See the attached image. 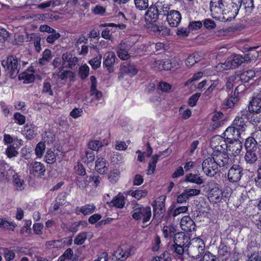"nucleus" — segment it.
I'll return each mask as SVG.
<instances>
[{"mask_svg": "<svg viewBox=\"0 0 261 261\" xmlns=\"http://www.w3.org/2000/svg\"><path fill=\"white\" fill-rule=\"evenodd\" d=\"M241 6V0H212L210 11L216 19L230 20L236 17Z\"/></svg>", "mask_w": 261, "mask_h": 261, "instance_id": "obj_1", "label": "nucleus"}, {"mask_svg": "<svg viewBox=\"0 0 261 261\" xmlns=\"http://www.w3.org/2000/svg\"><path fill=\"white\" fill-rule=\"evenodd\" d=\"M187 251L190 256L197 259L204 253L205 244L200 238L193 239L189 242Z\"/></svg>", "mask_w": 261, "mask_h": 261, "instance_id": "obj_2", "label": "nucleus"}, {"mask_svg": "<svg viewBox=\"0 0 261 261\" xmlns=\"http://www.w3.org/2000/svg\"><path fill=\"white\" fill-rule=\"evenodd\" d=\"M2 65L8 71L11 79H14L17 75L20 68L18 59L13 56H9L6 60H3Z\"/></svg>", "mask_w": 261, "mask_h": 261, "instance_id": "obj_3", "label": "nucleus"}, {"mask_svg": "<svg viewBox=\"0 0 261 261\" xmlns=\"http://www.w3.org/2000/svg\"><path fill=\"white\" fill-rule=\"evenodd\" d=\"M133 209L132 217L134 219L136 220L142 219L143 223L149 221L151 216L150 207H143L139 204H136L134 206Z\"/></svg>", "mask_w": 261, "mask_h": 261, "instance_id": "obj_4", "label": "nucleus"}, {"mask_svg": "<svg viewBox=\"0 0 261 261\" xmlns=\"http://www.w3.org/2000/svg\"><path fill=\"white\" fill-rule=\"evenodd\" d=\"M248 111L244 110L239 113L233 120L232 125L237 128L242 133L244 132L248 123Z\"/></svg>", "mask_w": 261, "mask_h": 261, "instance_id": "obj_5", "label": "nucleus"}, {"mask_svg": "<svg viewBox=\"0 0 261 261\" xmlns=\"http://www.w3.org/2000/svg\"><path fill=\"white\" fill-rule=\"evenodd\" d=\"M212 159L218 167H224L230 165L232 163L231 159L229 158L225 152L221 150H214L212 153Z\"/></svg>", "mask_w": 261, "mask_h": 261, "instance_id": "obj_6", "label": "nucleus"}, {"mask_svg": "<svg viewBox=\"0 0 261 261\" xmlns=\"http://www.w3.org/2000/svg\"><path fill=\"white\" fill-rule=\"evenodd\" d=\"M202 168L204 173L208 176H214L219 171V167L212 158H208L202 162Z\"/></svg>", "mask_w": 261, "mask_h": 261, "instance_id": "obj_7", "label": "nucleus"}, {"mask_svg": "<svg viewBox=\"0 0 261 261\" xmlns=\"http://www.w3.org/2000/svg\"><path fill=\"white\" fill-rule=\"evenodd\" d=\"M63 67L72 69L79 65V59L70 53H65L62 56Z\"/></svg>", "mask_w": 261, "mask_h": 261, "instance_id": "obj_8", "label": "nucleus"}, {"mask_svg": "<svg viewBox=\"0 0 261 261\" xmlns=\"http://www.w3.org/2000/svg\"><path fill=\"white\" fill-rule=\"evenodd\" d=\"M135 248L134 247L121 246L119 247L114 252V256L120 261L125 260L129 256L135 253Z\"/></svg>", "mask_w": 261, "mask_h": 261, "instance_id": "obj_9", "label": "nucleus"}, {"mask_svg": "<svg viewBox=\"0 0 261 261\" xmlns=\"http://www.w3.org/2000/svg\"><path fill=\"white\" fill-rule=\"evenodd\" d=\"M211 145L215 147V150L219 149V150L225 152L227 149L228 142L224 137L217 136L212 138Z\"/></svg>", "mask_w": 261, "mask_h": 261, "instance_id": "obj_10", "label": "nucleus"}, {"mask_svg": "<svg viewBox=\"0 0 261 261\" xmlns=\"http://www.w3.org/2000/svg\"><path fill=\"white\" fill-rule=\"evenodd\" d=\"M242 168L238 165H233L228 172V179L232 182L239 181L242 175Z\"/></svg>", "mask_w": 261, "mask_h": 261, "instance_id": "obj_11", "label": "nucleus"}, {"mask_svg": "<svg viewBox=\"0 0 261 261\" xmlns=\"http://www.w3.org/2000/svg\"><path fill=\"white\" fill-rule=\"evenodd\" d=\"M180 13L176 10L170 11L167 14V20L171 27H177L180 22Z\"/></svg>", "mask_w": 261, "mask_h": 261, "instance_id": "obj_12", "label": "nucleus"}, {"mask_svg": "<svg viewBox=\"0 0 261 261\" xmlns=\"http://www.w3.org/2000/svg\"><path fill=\"white\" fill-rule=\"evenodd\" d=\"M228 145L227 151L232 156L238 155L242 149V143L238 140L227 141Z\"/></svg>", "mask_w": 261, "mask_h": 261, "instance_id": "obj_13", "label": "nucleus"}, {"mask_svg": "<svg viewBox=\"0 0 261 261\" xmlns=\"http://www.w3.org/2000/svg\"><path fill=\"white\" fill-rule=\"evenodd\" d=\"M242 134V133L233 125L228 127L223 133L227 141L238 140V138H241Z\"/></svg>", "mask_w": 261, "mask_h": 261, "instance_id": "obj_14", "label": "nucleus"}, {"mask_svg": "<svg viewBox=\"0 0 261 261\" xmlns=\"http://www.w3.org/2000/svg\"><path fill=\"white\" fill-rule=\"evenodd\" d=\"M159 14L154 5L150 6L145 15V20L147 24L155 22L158 19Z\"/></svg>", "mask_w": 261, "mask_h": 261, "instance_id": "obj_15", "label": "nucleus"}, {"mask_svg": "<svg viewBox=\"0 0 261 261\" xmlns=\"http://www.w3.org/2000/svg\"><path fill=\"white\" fill-rule=\"evenodd\" d=\"M180 225L182 230L186 232H191L195 230V224L192 219L188 216L182 217Z\"/></svg>", "mask_w": 261, "mask_h": 261, "instance_id": "obj_16", "label": "nucleus"}, {"mask_svg": "<svg viewBox=\"0 0 261 261\" xmlns=\"http://www.w3.org/2000/svg\"><path fill=\"white\" fill-rule=\"evenodd\" d=\"M223 197L222 190L218 187H215L210 190L208 194V198L210 201L214 203L220 202Z\"/></svg>", "mask_w": 261, "mask_h": 261, "instance_id": "obj_17", "label": "nucleus"}, {"mask_svg": "<svg viewBox=\"0 0 261 261\" xmlns=\"http://www.w3.org/2000/svg\"><path fill=\"white\" fill-rule=\"evenodd\" d=\"M66 68L61 66L59 68L57 69L54 73L61 80H66L69 77L71 80H72L74 77V73L70 70H64Z\"/></svg>", "mask_w": 261, "mask_h": 261, "instance_id": "obj_18", "label": "nucleus"}, {"mask_svg": "<svg viewBox=\"0 0 261 261\" xmlns=\"http://www.w3.org/2000/svg\"><path fill=\"white\" fill-rule=\"evenodd\" d=\"M248 57L245 56L243 58L242 56L235 55L227 60L228 68H235L241 65L243 62L247 61Z\"/></svg>", "mask_w": 261, "mask_h": 261, "instance_id": "obj_19", "label": "nucleus"}, {"mask_svg": "<svg viewBox=\"0 0 261 261\" xmlns=\"http://www.w3.org/2000/svg\"><path fill=\"white\" fill-rule=\"evenodd\" d=\"M189 240V238L184 233L178 232L174 235L172 244L186 247V244L188 242Z\"/></svg>", "mask_w": 261, "mask_h": 261, "instance_id": "obj_20", "label": "nucleus"}, {"mask_svg": "<svg viewBox=\"0 0 261 261\" xmlns=\"http://www.w3.org/2000/svg\"><path fill=\"white\" fill-rule=\"evenodd\" d=\"M248 109L250 112L256 113L261 111V97L259 94L253 98L250 102Z\"/></svg>", "mask_w": 261, "mask_h": 261, "instance_id": "obj_21", "label": "nucleus"}, {"mask_svg": "<svg viewBox=\"0 0 261 261\" xmlns=\"http://www.w3.org/2000/svg\"><path fill=\"white\" fill-rule=\"evenodd\" d=\"M120 70L122 73L128 74L130 76H134L138 71L135 65L127 63H123L121 66Z\"/></svg>", "mask_w": 261, "mask_h": 261, "instance_id": "obj_22", "label": "nucleus"}, {"mask_svg": "<svg viewBox=\"0 0 261 261\" xmlns=\"http://www.w3.org/2000/svg\"><path fill=\"white\" fill-rule=\"evenodd\" d=\"M109 163L103 158H98L95 162V169L100 174H104L108 171Z\"/></svg>", "mask_w": 261, "mask_h": 261, "instance_id": "obj_23", "label": "nucleus"}, {"mask_svg": "<svg viewBox=\"0 0 261 261\" xmlns=\"http://www.w3.org/2000/svg\"><path fill=\"white\" fill-rule=\"evenodd\" d=\"M45 168L40 162H35L30 165V173L34 175L43 174Z\"/></svg>", "mask_w": 261, "mask_h": 261, "instance_id": "obj_24", "label": "nucleus"}, {"mask_svg": "<svg viewBox=\"0 0 261 261\" xmlns=\"http://www.w3.org/2000/svg\"><path fill=\"white\" fill-rule=\"evenodd\" d=\"M116 56L113 51L108 53L107 56L103 61L104 66L107 68L110 72L113 71V67L115 62Z\"/></svg>", "mask_w": 261, "mask_h": 261, "instance_id": "obj_25", "label": "nucleus"}, {"mask_svg": "<svg viewBox=\"0 0 261 261\" xmlns=\"http://www.w3.org/2000/svg\"><path fill=\"white\" fill-rule=\"evenodd\" d=\"M185 247L178 245L171 244L169 246V250L176 257L182 259Z\"/></svg>", "mask_w": 261, "mask_h": 261, "instance_id": "obj_26", "label": "nucleus"}, {"mask_svg": "<svg viewBox=\"0 0 261 261\" xmlns=\"http://www.w3.org/2000/svg\"><path fill=\"white\" fill-rule=\"evenodd\" d=\"M255 75V73L254 71L252 70H247L243 72L241 74L237 75L235 76V79L237 80L238 79L241 80L242 82L247 83L249 82V81L253 79Z\"/></svg>", "mask_w": 261, "mask_h": 261, "instance_id": "obj_27", "label": "nucleus"}, {"mask_svg": "<svg viewBox=\"0 0 261 261\" xmlns=\"http://www.w3.org/2000/svg\"><path fill=\"white\" fill-rule=\"evenodd\" d=\"M185 181L186 182L194 183L197 185H201L204 182L202 177L199 174L189 173L185 176Z\"/></svg>", "mask_w": 261, "mask_h": 261, "instance_id": "obj_28", "label": "nucleus"}, {"mask_svg": "<svg viewBox=\"0 0 261 261\" xmlns=\"http://www.w3.org/2000/svg\"><path fill=\"white\" fill-rule=\"evenodd\" d=\"M221 88V84L219 80L217 79L213 81V83L203 93V95L205 98H210V95L215 89H220Z\"/></svg>", "mask_w": 261, "mask_h": 261, "instance_id": "obj_29", "label": "nucleus"}, {"mask_svg": "<svg viewBox=\"0 0 261 261\" xmlns=\"http://www.w3.org/2000/svg\"><path fill=\"white\" fill-rule=\"evenodd\" d=\"M246 151H256L258 148L257 142L253 137H248L245 142Z\"/></svg>", "mask_w": 261, "mask_h": 261, "instance_id": "obj_30", "label": "nucleus"}, {"mask_svg": "<svg viewBox=\"0 0 261 261\" xmlns=\"http://www.w3.org/2000/svg\"><path fill=\"white\" fill-rule=\"evenodd\" d=\"M244 158L247 164L253 165L258 159L256 151H246Z\"/></svg>", "mask_w": 261, "mask_h": 261, "instance_id": "obj_31", "label": "nucleus"}, {"mask_svg": "<svg viewBox=\"0 0 261 261\" xmlns=\"http://www.w3.org/2000/svg\"><path fill=\"white\" fill-rule=\"evenodd\" d=\"M169 63L167 60H155L152 64V68L155 70H169Z\"/></svg>", "mask_w": 261, "mask_h": 261, "instance_id": "obj_32", "label": "nucleus"}, {"mask_svg": "<svg viewBox=\"0 0 261 261\" xmlns=\"http://www.w3.org/2000/svg\"><path fill=\"white\" fill-rule=\"evenodd\" d=\"M156 9L158 11L159 15H166V13H168L169 10V6L168 4L162 1L157 2L154 5Z\"/></svg>", "mask_w": 261, "mask_h": 261, "instance_id": "obj_33", "label": "nucleus"}, {"mask_svg": "<svg viewBox=\"0 0 261 261\" xmlns=\"http://www.w3.org/2000/svg\"><path fill=\"white\" fill-rule=\"evenodd\" d=\"M111 203L118 208H122L125 204L124 197L119 193L111 201Z\"/></svg>", "mask_w": 261, "mask_h": 261, "instance_id": "obj_34", "label": "nucleus"}, {"mask_svg": "<svg viewBox=\"0 0 261 261\" xmlns=\"http://www.w3.org/2000/svg\"><path fill=\"white\" fill-rule=\"evenodd\" d=\"M52 58L50 50L46 49L42 53V57L39 60V63L41 65H46Z\"/></svg>", "mask_w": 261, "mask_h": 261, "instance_id": "obj_35", "label": "nucleus"}, {"mask_svg": "<svg viewBox=\"0 0 261 261\" xmlns=\"http://www.w3.org/2000/svg\"><path fill=\"white\" fill-rule=\"evenodd\" d=\"M176 231V228L173 225L165 226L163 229V236L165 238L174 237Z\"/></svg>", "mask_w": 261, "mask_h": 261, "instance_id": "obj_36", "label": "nucleus"}, {"mask_svg": "<svg viewBox=\"0 0 261 261\" xmlns=\"http://www.w3.org/2000/svg\"><path fill=\"white\" fill-rule=\"evenodd\" d=\"M13 184L17 190L21 191L24 188L23 180L17 174L13 175Z\"/></svg>", "mask_w": 261, "mask_h": 261, "instance_id": "obj_37", "label": "nucleus"}, {"mask_svg": "<svg viewBox=\"0 0 261 261\" xmlns=\"http://www.w3.org/2000/svg\"><path fill=\"white\" fill-rule=\"evenodd\" d=\"M164 200L165 198L163 199V200H162V199L160 198L159 200H156L154 202V203L152 205L153 211L154 213H163V211L165 207V204L164 202Z\"/></svg>", "mask_w": 261, "mask_h": 261, "instance_id": "obj_38", "label": "nucleus"}, {"mask_svg": "<svg viewBox=\"0 0 261 261\" xmlns=\"http://www.w3.org/2000/svg\"><path fill=\"white\" fill-rule=\"evenodd\" d=\"M128 194L136 199L139 200L142 197H145L147 195V192L145 190H137L129 191L128 192Z\"/></svg>", "mask_w": 261, "mask_h": 261, "instance_id": "obj_39", "label": "nucleus"}, {"mask_svg": "<svg viewBox=\"0 0 261 261\" xmlns=\"http://www.w3.org/2000/svg\"><path fill=\"white\" fill-rule=\"evenodd\" d=\"M95 210V206L93 204H88L81 206L80 208V212L84 215H87L93 213Z\"/></svg>", "mask_w": 261, "mask_h": 261, "instance_id": "obj_40", "label": "nucleus"}, {"mask_svg": "<svg viewBox=\"0 0 261 261\" xmlns=\"http://www.w3.org/2000/svg\"><path fill=\"white\" fill-rule=\"evenodd\" d=\"M167 61L168 62V65H169V70H171L172 68L177 69L179 68L182 64V61L178 58H174L170 60H167Z\"/></svg>", "mask_w": 261, "mask_h": 261, "instance_id": "obj_41", "label": "nucleus"}, {"mask_svg": "<svg viewBox=\"0 0 261 261\" xmlns=\"http://www.w3.org/2000/svg\"><path fill=\"white\" fill-rule=\"evenodd\" d=\"M101 59L102 55L99 54L93 59L90 60L89 61V63L93 69H96L100 67L101 65Z\"/></svg>", "mask_w": 261, "mask_h": 261, "instance_id": "obj_42", "label": "nucleus"}, {"mask_svg": "<svg viewBox=\"0 0 261 261\" xmlns=\"http://www.w3.org/2000/svg\"><path fill=\"white\" fill-rule=\"evenodd\" d=\"M136 7L140 10H145L148 7V0H134Z\"/></svg>", "mask_w": 261, "mask_h": 261, "instance_id": "obj_43", "label": "nucleus"}, {"mask_svg": "<svg viewBox=\"0 0 261 261\" xmlns=\"http://www.w3.org/2000/svg\"><path fill=\"white\" fill-rule=\"evenodd\" d=\"M50 33L51 34L48 36L46 38V41L48 43L53 44L56 40L61 37L60 33L57 32L55 30H53V31Z\"/></svg>", "mask_w": 261, "mask_h": 261, "instance_id": "obj_44", "label": "nucleus"}, {"mask_svg": "<svg viewBox=\"0 0 261 261\" xmlns=\"http://www.w3.org/2000/svg\"><path fill=\"white\" fill-rule=\"evenodd\" d=\"M6 154L9 158L16 156L18 152L13 145H10L6 150Z\"/></svg>", "mask_w": 261, "mask_h": 261, "instance_id": "obj_45", "label": "nucleus"}, {"mask_svg": "<svg viewBox=\"0 0 261 261\" xmlns=\"http://www.w3.org/2000/svg\"><path fill=\"white\" fill-rule=\"evenodd\" d=\"M60 260L66 259L70 261V260H75L73 257V251L71 248L67 249L63 253V255L60 256Z\"/></svg>", "mask_w": 261, "mask_h": 261, "instance_id": "obj_46", "label": "nucleus"}, {"mask_svg": "<svg viewBox=\"0 0 261 261\" xmlns=\"http://www.w3.org/2000/svg\"><path fill=\"white\" fill-rule=\"evenodd\" d=\"M87 237L86 232H83L79 233L74 240V244L77 245H82L87 239Z\"/></svg>", "mask_w": 261, "mask_h": 261, "instance_id": "obj_47", "label": "nucleus"}, {"mask_svg": "<svg viewBox=\"0 0 261 261\" xmlns=\"http://www.w3.org/2000/svg\"><path fill=\"white\" fill-rule=\"evenodd\" d=\"M103 146L102 143L98 140L91 141L88 143V147L94 151H97Z\"/></svg>", "mask_w": 261, "mask_h": 261, "instance_id": "obj_48", "label": "nucleus"}, {"mask_svg": "<svg viewBox=\"0 0 261 261\" xmlns=\"http://www.w3.org/2000/svg\"><path fill=\"white\" fill-rule=\"evenodd\" d=\"M45 159L48 164H52L56 162V157L53 151L48 150L45 155Z\"/></svg>", "mask_w": 261, "mask_h": 261, "instance_id": "obj_49", "label": "nucleus"}, {"mask_svg": "<svg viewBox=\"0 0 261 261\" xmlns=\"http://www.w3.org/2000/svg\"><path fill=\"white\" fill-rule=\"evenodd\" d=\"M89 68L87 65L85 64L80 67L79 74L82 79L86 78L89 74Z\"/></svg>", "mask_w": 261, "mask_h": 261, "instance_id": "obj_50", "label": "nucleus"}, {"mask_svg": "<svg viewBox=\"0 0 261 261\" xmlns=\"http://www.w3.org/2000/svg\"><path fill=\"white\" fill-rule=\"evenodd\" d=\"M45 148V144L43 142H39L36 146L35 149V153L38 157H41L43 155Z\"/></svg>", "mask_w": 261, "mask_h": 261, "instance_id": "obj_51", "label": "nucleus"}, {"mask_svg": "<svg viewBox=\"0 0 261 261\" xmlns=\"http://www.w3.org/2000/svg\"><path fill=\"white\" fill-rule=\"evenodd\" d=\"M152 261H171V257L170 254L165 251L160 256L154 257Z\"/></svg>", "mask_w": 261, "mask_h": 261, "instance_id": "obj_52", "label": "nucleus"}, {"mask_svg": "<svg viewBox=\"0 0 261 261\" xmlns=\"http://www.w3.org/2000/svg\"><path fill=\"white\" fill-rule=\"evenodd\" d=\"M197 58L195 55H191L187 58L185 63L187 67H191L193 66L197 62Z\"/></svg>", "mask_w": 261, "mask_h": 261, "instance_id": "obj_53", "label": "nucleus"}, {"mask_svg": "<svg viewBox=\"0 0 261 261\" xmlns=\"http://www.w3.org/2000/svg\"><path fill=\"white\" fill-rule=\"evenodd\" d=\"M242 6H243L247 11H251L254 8L253 0H242Z\"/></svg>", "mask_w": 261, "mask_h": 261, "instance_id": "obj_54", "label": "nucleus"}, {"mask_svg": "<svg viewBox=\"0 0 261 261\" xmlns=\"http://www.w3.org/2000/svg\"><path fill=\"white\" fill-rule=\"evenodd\" d=\"M172 88V86L166 82H161L159 83L158 86V88L163 91L166 92H170Z\"/></svg>", "mask_w": 261, "mask_h": 261, "instance_id": "obj_55", "label": "nucleus"}, {"mask_svg": "<svg viewBox=\"0 0 261 261\" xmlns=\"http://www.w3.org/2000/svg\"><path fill=\"white\" fill-rule=\"evenodd\" d=\"M201 94L199 93H196L191 96L188 100V105L190 107H194L196 105L199 98L200 97Z\"/></svg>", "mask_w": 261, "mask_h": 261, "instance_id": "obj_56", "label": "nucleus"}, {"mask_svg": "<svg viewBox=\"0 0 261 261\" xmlns=\"http://www.w3.org/2000/svg\"><path fill=\"white\" fill-rule=\"evenodd\" d=\"M184 191L189 198L191 197L199 195L201 190L197 189H186Z\"/></svg>", "mask_w": 261, "mask_h": 261, "instance_id": "obj_57", "label": "nucleus"}, {"mask_svg": "<svg viewBox=\"0 0 261 261\" xmlns=\"http://www.w3.org/2000/svg\"><path fill=\"white\" fill-rule=\"evenodd\" d=\"M180 114L182 115L184 119H187L191 116V111L190 109H185L184 107H181L179 109Z\"/></svg>", "mask_w": 261, "mask_h": 261, "instance_id": "obj_58", "label": "nucleus"}, {"mask_svg": "<svg viewBox=\"0 0 261 261\" xmlns=\"http://www.w3.org/2000/svg\"><path fill=\"white\" fill-rule=\"evenodd\" d=\"M203 74L202 72H198L195 73L192 78L189 79L185 83V86H189L192 82L197 81L201 78Z\"/></svg>", "mask_w": 261, "mask_h": 261, "instance_id": "obj_59", "label": "nucleus"}, {"mask_svg": "<svg viewBox=\"0 0 261 261\" xmlns=\"http://www.w3.org/2000/svg\"><path fill=\"white\" fill-rule=\"evenodd\" d=\"M62 242V240H55V241H49L46 242L45 245L46 248L48 249H52L55 248L60 247V246L58 245V244L61 243Z\"/></svg>", "mask_w": 261, "mask_h": 261, "instance_id": "obj_60", "label": "nucleus"}, {"mask_svg": "<svg viewBox=\"0 0 261 261\" xmlns=\"http://www.w3.org/2000/svg\"><path fill=\"white\" fill-rule=\"evenodd\" d=\"M200 261H217V260L215 255L209 251H206Z\"/></svg>", "mask_w": 261, "mask_h": 261, "instance_id": "obj_61", "label": "nucleus"}, {"mask_svg": "<svg viewBox=\"0 0 261 261\" xmlns=\"http://www.w3.org/2000/svg\"><path fill=\"white\" fill-rule=\"evenodd\" d=\"M16 224L13 222H9L5 219L4 223L3 222V226L2 228L7 230H13Z\"/></svg>", "mask_w": 261, "mask_h": 261, "instance_id": "obj_62", "label": "nucleus"}, {"mask_svg": "<svg viewBox=\"0 0 261 261\" xmlns=\"http://www.w3.org/2000/svg\"><path fill=\"white\" fill-rule=\"evenodd\" d=\"M19 77L24 79L27 83H31L35 80V76L33 74H28L27 73H23L21 76H19Z\"/></svg>", "mask_w": 261, "mask_h": 261, "instance_id": "obj_63", "label": "nucleus"}, {"mask_svg": "<svg viewBox=\"0 0 261 261\" xmlns=\"http://www.w3.org/2000/svg\"><path fill=\"white\" fill-rule=\"evenodd\" d=\"M119 172L118 170H115L110 174L109 179L111 182L115 183L118 179Z\"/></svg>", "mask_w": 261, "mask_h": 261, "instance_id": "obj_64", "label": "nucleus"}]
</instances>
